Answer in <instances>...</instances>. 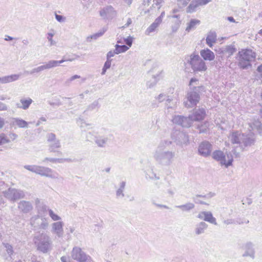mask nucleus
Masks as SVG:
<instances>
[{"label":"nucleus","instance_id":"obj_43","mask_svg":"<svg viewBox=\"0 0 262 262\" xmlns=\"http://www.w3.org/2000/svg\"><path fill=\"white\" fill-rule=\"evenodd\" d=\"M179 119H182V120H183V119H184V118L181 117H179Z\"/></svg>","mask_w":262,"mask_h":262},{"label":"nucleus","instance_id":"obj_36","mask_svg":"<svg viewBox=\"0 0 262 262\" xmlns=\"http://www.w3.org/2000/svg\"><path fill=\"white\" fill-rule=\"evenodd\" d=\"M227 19L228 20H229L231 22H233V23L235 22V20L232 17H228Z\"/></svg>","mask_w":262,"mask_h":262},{"label":"nucleus","instance_id":"obj_29","mask_svg":"<svg viewBox=\"0 0 262 262\" xmlns=\"http://www.w3.org/2000/svg\"><path fill=\"white\" fill-rule=\"evenodd\" d=\"M56 18L58 21H62L63 20V18L61 15L56 14Z\"/></svg>","mask_w":262,"mask_h":262},{"label":"nucleus","instance_id":"obj_2","mask_svg":"<svg viewBox=\"0 0 262 262\" xmlns=\"http://www.w3.org/2000/svg\"><path fill=\"white\" fill-rule=\"evenodd\" d=\"M212 157L214 160L220 162L222 165H224L226 167L232 165L233 161V156L231 154H227L226 155L220 150H216L213 151Z\"/></svg>","mask_w":262,"mask_h":262},{"label":"nucleus","instance_id":"obj_16","mask_svg":"<svg viewBox=\"0 0 262 262\" xmlns=\"http://www.w3.org/2000/svg\"><path fill=\"white\" fill-rule=\"evenodd\" d=\"M161 20L160 19H156V21L151 24L150 26L147 29V34H149L150 33L155 31L157 27L159 26Z\"/></svg>","mask_w":262,"mask_h":262},{"label":"nucleus","instance_id":"obj_24","mask_svg":"<svg viewBox=\"0 0 262 262\" xmlns=\"http://www.w3.org/2000/svg\"><path fill=\"white\" fill-rule=\"evenodd\" d=\"M111 65V61L109 60H107V61L105 62L103 68V72L102 74H104L106 70L108 69H109Z\"/></svg>","mask_w":262,"mask_h":262},{"label":"nucleus","instance_id":"obj_31","mask_svg":"<svg viewBox=\"0 0 262 262\" xmlns=\"http://www.w3.org/2000/svg\"><path fill=\"white\" fill-rule=\"evenodd\" d=\"M53 36V34L52 33H49L48 36V39L51 41V42H52V38Z\"/></svg>","mask_w":262,"mask_h":262},{"label":"nucleus","instance_id":"obj_32","mask_svg":"<svg viewBox=\"0 0 262 262\" xmlns=\"http://www.w3.org/2000/svg\"><path fill=\"white\" fill-rule=\"evenodd\" d=\"M4 125V121L3 119L0 117V128H2Z\"/></svg>","mask_w":262,"mask_h":262},{"label":"nucleus","instance_id":"obj_1","mask_svg":"<svg viewBox=\"0 0 262 262\" xmlns=\"http://www.w3.org/2000/svg\"><path fill=\"white\" fill-rule=\"evenodd\" d=\"M238 66L243 69L251 67V62L255 61L256 54L251 49H242L238 53Z\"/></svg>","mask_w":262,"mask_h":262},{"label":"nucleus","instance_id":"obj_10","mask_svg":"<svg viewBox=\"0 0 262 262\" xmlns=\"http://www.w3.org/2000/svg\"><path fill=\"white\" fill-rule=\"evenodd\" d=\"M201 56L205 60L211 61L215 58L214 54L208 49L202 50L200 51Z\"/></svg>","mask_w":262,"mask_h":262},{"label":"nucleus","instance_id":"obj_38","mask_svg":"<svg viewBox=\"0 0 262 262\" xmlns=\"http://www.w3.org/2000/svg\"><path fill=\"white\" fill-rule=\"evenodd\" d=\"M105 14V11L104 10H102V11H100V14L101 16L104 15Z\"/></svg>","mask_w":262,"mask_h":262},{"label":"nucleus","instance_id":"obj_18","mask_svg":"<svg viewBox=\"0 0 262 262\" xmlns=\"http://www.w3.org/2000/svg\"><path fill=\"white\" fill-rule=\"evenodd\" d=\"M200 23V21L198 19H191L187 27V30H191V29L194 28L196 25H199Z\"/></svg>","mask_w":262,"mask_h":262},{"label":"nucleus","instance_id":"obj_15","mask_svg":"<svg viewBox=\"0 0 262 262\" xmlns=\"http://www.w3.org/2000/svg\"><path fill=\"white\" fill-rule=\"evenodd\" d=\"M38 172L39 174L42 176H45L47 177L53 176V172L52 170L48 168L40 167L38 170Z\"/></svg>","mask_w":262,"mask_h":262},{"label":"nucleus","instance_id":"obj_45","mask_svg":"<svg viewBox=\"0 0 262 262\" xmlns=\"http://www.w3.org/2000/svg\"><path fill=\"white\" fill-rule=\"evenodd\" d=\"M179 1L181 2V1H182L183 0H179Z\"/></svg>","mask_w":262,"mask_h":262},{"label":"nucleus","instance_id":"obj_21","mask_svg":"<svg viewBox=\"0 0 262 262\" xmlns=\"http://www.w3.org/2000/svg\"><path fill=\"white\" fill-rule=\"evenodd\" d=\"M236 51V49L233 46H228L226 47L225 52L228 54L229 56L231 55Z\"/></svg>","mask_w":262,"mask_h":262},{"label":"nucleus","instance_id":"obj_30","mask_svg":"<svg viewBox=\"0 0 262 262\" xmlns=\"http://www.w3.org/2000/svg\"><path fill=\"white\" fill-rule=\"evenodd\" d=\"M257 70L259 73L260 76H262V64L258 67Z\"/></svg>","mask_w":262,"mask_h":262},{"label":"nucleus","instance_id":"obj_4","mask_svg":"<svg viewBox=\"0 0 262 262\" xmlns=\"http://www.w3.org/2000/svg\"><path fill=\"white\" fill-rule=\"evenodd\" d=\"M123 40L125 42L127 46L117 44L115 46L117 54L126 51L132 45L133 38L132 37L128 36L126 38H123Z\"/></svg>","mask_w":262,"mask_h":262},{"label":"nucleus","instance_id":"obj_37","mask_svg":"<svg viewBox=\"0 0 262 262\" xmlns=\"http://www.w3.org/2000/svg\"><path fill=\"white\" fill-rule=\"evenodd\" d=\"M197 81V79H195V78H192L191 80H190V83L189 84L191 85L192 84V83L193 82V81Z\"/></svg>","mask_w":262,"mask_h":262},{"label":"nucleus","instance_id":"obj_39","mask_svg":"<svg viewBox=\"0 0 262 262\" xmlns=\"http://www.w3.org/2000/svg\"><path fill=\"white\" fill-rule=\"evenodd\" d=\"M132 23V20L130 18H129L127 20V26H128L129 25H130V24Z\"/></svg>","mask_w":262,"mask_h":262},{"label":"nucleus","instance_id":"obj_3","mask_svg":"<svg viewBox=\"0 0 262 262\" xmlns=\"http://www.w3.org/2000/svg\"><path fill=\"white\" fill-rule=\"evenodd\" d=\"M190 64L194 72L205 71L207 67L204 61H203L198 55L191 56Z\"/></svg>","mask_w":262,"mask_h":262},{"label":"nucleus","instance_id":"obj_27","mask_svg":"<svg viewBox=\"0 0 262 262\" xmlns=\"http://www.w3.org/2000/svg\"><path fill=\"white\" fill-rule=\"evenodd\" d=\"M115 54H117L116 53V49L114 51H110L107 54V57L108 58H111L113 57Z\"/></svg>","mask_w":262,"mask_h":262},{"label":"nucleus","instance_id":"obj_42","mask_svg":"<svg viewBox=\"0 0 262 262\" xmlns=\"http://www.w3.org/2000/svg\"><path fill=\"white\" fill-rule=\"evenodd\" d=\"M258 34H259L260 35L262 36V29H260V30L259 31V32H258Z\"/></svg>","mask_w":262,"mask_h":262},{"label":"nucleus","instance_id":"obj_22","mask_svg":"<svg viewBox=\"0 0 262 262\" xmlns=\"http://www.w3.org/2000/svg\"><path fill=\"white\" fill-rule=\"evenodd\" d=\"M232 142L233 144L238 143L239 142V139L238 137V134L236 132L233 133L231 135Z\"/></svg>","mask_w":262,"mask_h":262},{"label":"nucleus","instance_id":"obj_8","mask_svg":"<svg viewBox=\"0 0 262 262\" xmlns=\"http://www.w3.org/2000/svg\"><path fill=\"white\" fill-rule=\"evenodd\" d=\"M72 255L75 259L80 262L86 261L88 257L80 249L77 248L73 249Z\"/></svg>","mask_w":262,"mask_h":262},{"label":"nucleus","instance_id":"obj_13","mask_svg":"<svg viewBox=\"0 0 262 262\" xmlns=\"http://www.w3.org/2000/svg\"><path fill=\"white\" fill-rule=\"evenodd\" d=\"M9 136V137H7L4 134H0V145L8 143L10 142L11 140L15 139L16 137V135L14 134H10Z\"/></svg>","mask_w":262,"mask_h":262},{"label":"nucleus","instance_id":"obj_5","mask_svg":"<svg viewBox=\"0 0 262 262\" xmlns=\"http://www.w3.org/2000/svg\"><path fill=\"white\" fill-rule=\"evenodd\" d=\"M210 0H193L187 8V12L192 13L200 6H203L209 3Z\"/></svg>","mask_w":262,"mask_h":262},{"label":"nucleus","instance_id":"obj_7","mask_svg":"<svg viewBox=\"0 0 262 262\" xmlns=\"http://www.w3.org/2000/svg\"><path fill=\"white\" fill-rule=\"evenodd\" d=\"M212 149L211 144L208 142H203L199 146V152L203 156L210 155Z\"/></svg>","mask_w":262,"mask_h":262},{"label":"nucleus","instance_id":"obj_41","mask_svg":"<svg viewBox=\"0 0 262 262\" xmlns=\"http://www.w3.org/2000/svg\"><path fill=\"white\" fill-rule=\"evenodd\" d=\"M61 260L62 262H66V258L64 257H62L61 258Z\"/></svg>","mask_w":262,"mask_h":262},{"label":"nucleus","instance_id":"obj_14","mask_svg":"<svg viewBox=\"0 0 262 262\" xmlns=\"http://www.w3.org/2000/svg\"><path fill=\"white\" fill-rule=\"evenodd\" d=\"M199 98L200 97L198 94H191L188 97V101L190 103V104H188V106H193L195 105L196 104L199 102Z\"/></svg>","mask_w":262,"mask_h":262},{"label":"nucleus","instance_id":"obj_17","mask_svg":"<svg viewBox=\"0 0 262 262\" xmlns=\"http://www.w3.org/2000/svg\"><path fill=\"white\" fill-rule=\"evenodd\" d=\"M53 229L58 234H61L63 231L62 224L61 222H56L53 225Z\"/></svg>","mask_w":262,"mask_h":262},{"label":"nucleus","instance_id":"obj_44","mask_svg":"<svg viewBox=\"0 0 262 262\" xmlns=\"http://www.w3.org/2000/svg\"><path fill=\"white\" fill-rule=\"evenodd\" d=\"M15 262H22L21 260H18L17 261H15Z\"/></svg>","mask_w":262,"mask_h":262},{"label":"nucleus","instance_id":"obj_26","mask_svg":"<svg viewBox=\"0 0 262 262\" xmlns=\"http://www.w3.org/2000/svg\"><path fill=\"white\" fill-rule=\"evenodd\" d=\"M49 214L51 217L54 221H58L60 219V217L56 214H55L52 210L49 211Z\"/></svg>","mask_w":262,"mask_h":262},{"label":"nucleus","instance_id":"obj_12","mask_svg":"<svg viewBox=\"0 0 262 262\" xmlns=\"http://www.w3.org/2000/svg\"><path fill=\"white\" fill-rule=\"evenodd\" d=\"M216 35L215 33L210 32L206 37V43L210 47H212L213 44L216 42Z\"/></svg>","mask_w":262,"mask_h":262},{"label":"nucleus","instance_id":"obj_25","mask_svg":"<svg viewBox=\"0 0 262 262\" xmlns=\"http://www.w3.org/2000/svg\"><path fill=\"white\" fill-rule=\"evenodd\" d=\"M19 76L17 75H12L7 77V81L8 82H11L18 79Z\"/></svg>","mask_w":262,"mask_h":262},{"label":"nucleus","instance_id":"obj_33","mask_svg":"<svg viewBox=\"0 0 262 262\" xmlns=\"http://www.w3.org/2000/svg\"><path fill=\"white\" fill-rule=\"evenodd\" d=\"M123 38H121L120 39H118L117 41V43L118 44H119V43L122 44L123 43H125V42L123 40Z\"/></svg>","mask_w":262,"mask_h":262},{"label":"nucleus","instance_id":"obj_23","mask_svg":"<svg viewBox=\"0 0 262 262\" xmlns=\"http://www.w3.org/2000/svg\"><path fill=\"white\" fill-rule=\"evenodd\" d=\"M16 123L20 127H25L27 126L28 125L27 122L23 120H17Z\"/></svg>","mask_w":262,"mask_h":262},{"label":"nucleus","instance_id":"obj_19","mask_svg":"<svg viewBox=\"0 0 262 262\" xmlns=\"http://www.w3.org/2000/svg\"><path fill=\"white\" fill-rule=\"evenodd\" d=\"M20 102L22 104V108L26 110L29 107L30 105L31 104L32 100L31 99L29 98L28 99H21Z\"/></svg>","mask_w":262,"mask_h":262},{"label":"nucleus","instance_id":"obj_6","mask_svg":"<svg viewBox=\"0 0 262 262\" xmlns=\"http://www.w3.org/2000/svg\"><path fill=\"white\" fill-rule=\"evenodd\" d=\"M67 61H72L71 59H62L59 61L51 60L48 63L38 67L35 70L36 72H39L44 70L50 69L58 66L59 64Z\"/></svg>","mask_w":262,"mask_h":262},{"label":"nucleus","instance_id":"obj_40","mask_svg":"<svg viewBox=\"0 0 262 262\" xmlns=\"http://www.w3.org/2000/svg\"><path fill=\"white\" fill-rule=\"evenodd\" d=\"M12 39V38L10 36H7V37L6 38V40H11Z\"/></svg>","mask_w":262,"mask_h":262},{"label":"nucleus","instance_id":"obj_34","mask_svg":"<svg viewBox=\"0 0 262 262\" xmlns=\"http://www.w3.org/2000/svg\"><path fill=\"white\" fill-rule=\"evenodd\" d=\"M156 5L160 4L162 2V0H153Z\"/></svg>","mask_w":262,"mask_h":262},{"label":"nucleus","instance_id":"obj_28","mask_svg":"<svg viewBox=\"0 0 262 262\" xmlns=\"http://www.w3.org/2000/svg\"><path fill=\"white\" fill-rule=\"evenodd\" d=\"M7 109V106L3 103L0 102V111H4Z\"/></svg>","mask_w":262,"mask_h":262},{"label":"nucleus","instance_id":"obj_35","mask_svg":"<svg viewBox=\"0 0 262 262\" xmlns=\"http://www.w3.org/2000/svg\"><path fill=\"white\" fill-rule=\"evenodd\" d=\"M80 78V76H78V75H74L73 76H72L71 78V80H74L76 78Z\"/></svg>","mask_w":262,"mask_h":262},{"label":"nucleus","instance_id":"obj_9","mask_svg":"<svg viewBox=\"0 0 262 262\" xmlns=\"http://www.w3.org/2000/svg\"><path fill=\"white\" fill-rule=\"evenodd\" d=\"M198 217L212 224H216V220L210 212L202 211L198 214Z\"/></svg>","mask_w":262,"mask_h":262},{"label":"nucleus","instance_id":"obj_11","mask_svg":"<svg viewBox=\"0 0 262 262\" xmlns=\"http://www.w3.org/2000/svg\"><path fill=\"white\" fill-rule=\"evenodd\" d=\"M206 113L204 109H199L196 111L192 115V118L195 121H200L204 119Z\"/></svg>","mask_w":262,"mask_h":262},{"label":"nucleus","instance_id":"obj_20","mask_svg":"<svg viewBox=\"0 0 262 262\" xmlns=\"http://www.w3.org/2000/svg\"><path fill=\"white\" fill-rule=\"evenodd\" d=\"M207 225L205 223H201L200 226L196 229L195 232L197 234H200L203 233L206 228Z\"/></svg>","mask_w":262,"mask_h":262}]
</instances>
